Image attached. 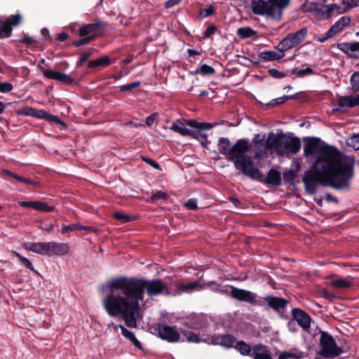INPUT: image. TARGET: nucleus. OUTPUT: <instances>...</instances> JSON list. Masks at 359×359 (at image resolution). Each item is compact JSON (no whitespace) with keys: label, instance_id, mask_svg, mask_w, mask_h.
<instances>
[{"label":"nucleus","instance_id":"nucleus-1","mask_svg":"<svg viewBox=\"0 0 359 359\" xmlns=\"http://www.w3.org/2000/svg\"><path fill=\"white\" fill-rule=\"evenodd\" d=\"M109 293L103 300V306L110 317L120 316L128 327L136 328L143 318L140 301L144 293L149 297L170 296L171 289L160 278L120 276L107 284Z\"/></svg>","mask_w":359,"mask_h":359},{"label":"nucleus","instance_id":"nucleus-2","mask_svg":"<svg viewBox=\"0 0 359 359\" xmlns=\"http://www.w3.org/2000/svg\"><path fill=\"white\" fill-rule=\"evenodd\" d=\"M313 165L312 170L304 172L302 182L305 191L310 195L317 192V186L332 187L334 189H343L350 186V180L354 175V161L351 159L344 161L342 165Z\"/></svg>","mask_w":359,"mask_h":359},{"label":"nucleus","instance_id":"nucleus-3","mask_svg":"<svg viewBox=\"0 0 359 359\" xmlns=\"http://www.w3.org/2000/svg\"><path fill=\"white\" fill-rule=\"evenodd\" d=\"M304 154L306 157L317 154L315 165H342L345 159H341V152L333 146L321 145L319 137H305Z\"/></svg>","mask_w":359,"mask_h":359},{"label":"nucleus","instance_id":"nucleus-4","mask_svg":"<svg viewBox=\"0 0 359 359\" xmlns=\"http://www.w3.org/2000/svg\"><path fill=\"white\" fill-rule=\"evenodd\" d=\"M218 150L226 158L233 163L236 170L243 171L246 165L251 163L252 157L246 153L249 149L248 142L245 139L238 140L232 146L226 137H220L218 140Z\"/></svg>","mask_w":359,"mask_h":359},{"label":"nucleus","instance_id":"nucleus-5","mask_svg":"<svg viewBox=\"0 0 359 359\" xmlns=\"http://www.w3.org/2000/svg\"><path fill=\"white\" fill-rule=\"evenodd\" d=\"M242 174L252 180H256L264 184L275 187H278L281 184V176L280 173L278 170L275 169H270L267 173L266 177H264L263 173L255 165L252 158H251V163L246 165L242 172Z\"/></svg>","mask_w":359,"mask_h":359},{"label":"nucleus","instance_id":"nucleus-6","mask_svg":"<svg viewBox=\"0 0 359 359\" xmlns=\"http://www.w3.org/2000/svg\"><path fill=\"white\" fill-rule=\"evenodd\" d=\"M318 355L324 358H333L341 354V348H338L333 337L325 331L320 332Z\"/></svg>","mask_w":359,"mask_h":359},{"label":"nucleus","instance_id":"nucleus-7","mask_svg":"<svg viewBox=\"0 0 359 359\" xmlns=\"http://www.w3.org/2000/svg\"><path fill=\"white\" fill-rule=\"evenodd\" d=\"M307 34L308 29L306 27L301 28L296 32L288 34L278 43L277 46L278 50L281 53H284L289 49L299 46L305 39Z\"/></svg>","mask_w":359,"mask_h":359},{"label":"nucleus","instance_id":"nucleus-8","mask_svg":"<svg viewBox=\"0 0 359 359\" xmlns=\"http://www.w3.org/2000/svg\"><path fill=\"white\" fill-rule=\"evenodd\" d=\"M250 6L252 13L255 15L271 18L276 16L277 7L273 0H252Z\"/></svg>","mask_w":359,"mask_h":359},{"label":"nucleus","instance_id":"nucleus-9","mask_svg":"<svg viewBox=\"0 0 359 359\" xmlns=\"http://www.w3.org/2000/svg\"><path fill=\"white\" fill-rule=\"evenodd\" d=\"M154 330V333L160 339L169 343L177 342L180 339V334L176 330L175 326H170L165 323H158Z\"/></svg>","mask_w":359,"mask_h":359},{"label":"nucleus","instance_id":"nucleus-10","mask_svg":"<svg viewBox=\"0 0 359 359\" xmlns=\"http://www.w3.org/2000/svg\"><path fill=\"white\" fill-rule=\"evenodd\" d=\"M257 300L259 303L257 304V306L264 308L269 307L278 312H280L281 310H284L289 304V301L286 299L272 295L259 297Z\"/></svg>","mask_w":359,"mask_h":359},{"label":"nucleus","instance_id":"nucleus-11","mask_svg":"<svg viewBox=\"0 0 359 359\" xmlns=\"http://www.w3.org/2000/svg\"><path fill=\"white\" fill-rule=\"evenodd\" d=\"M229 294L233 299L240 302H248L252 306H257V304H259L257 300L259 296L257 293L249 290L231 286Z\"/></svg>","mask_w":359,"mask_h":359},{"label":"nucleus","instance_id":"nucleus-12","mask_svg":"<svg viewBox=\"0 0 359 359\" xmlns=\"http://www.w3.org/2000/svg\"><path fill=\"white\" fill-rule=\"evenodd\" d=\"M236 338L230 334H224L221 335H212L207 337L204 339V342L208 344L219 345L227 349L234 348V344Z\"/></svg>","mask_w":359,"mask_h":359},{"label":"nucleus","instance_id":"nucleus-13","mask_svg":"<svg viewBox=\"0 0 359 359\" xmlns=\"http://www.w3.org/2000/svg\"><path fill=\"white\" fill-rule=\"evenodd\" d=\"M301 147V141L298 137L285 134L279 152L285 151L288 154H297L300 151Z\"/></svg>","mask_w":359,"mask_h":359},{"label":"nucleus","instance_id":"nucleus-14","mask_svg":"<svg viewBox=\"0 0 359 359\" xmlns=\"http://www.w3.org/2000/svg\"><path fill=\"white\" fill-rule=\"evenodd\" d=\"M175 287H176L175 290L171 289V292H170V296H177L182 293L189 294L194 291H200L205 288V286L198 281L189 282L186 284L177 283L175 285Z\"/></svg>","mask_w":359,"mask_h":359},{"label":"nucleus","instance_id":"nucleus-15","mask_svg":"<svg viewBox=\"0 0 359 359\" xmlns=\"http://www.w3.org/2000/svg\"><path fill=\"white\" fill-rule=\"evenodd\" d=\"M337 47L348 57L359 60V41L339 43Z\"/></svg>","mask_w":359,"mask_h":359},{"label":"nucleus","instance_id":"nucleus-16","mask_svg":"<svg viewBox=\"0 0 359 359\" xmlns=\"http://www.w3.org/2000/svg\"><path fill=\"white\" fill-rule=\"evenodd\" d=\"M292 316L303 330H307L310 328L311 318L306 311L299 308H294L292 310Z\"/></svg>","mask_w":359,"mask_h":359},{"label":"nucleus","instance_id":"nucleus-17","mask_svg":"<svg viewBox=\"0 0 359 359\" xmlns=\"http://www.w3.org/2000/svg\"><path fill=\"white\" fill-rule=\"evenodd\" d=\"M34 117L46 120L50 123H55L64 128L67 127V124L62 120H61L59 116L49 114L43 109H35Z\"/></svg>","mask_w":359,"mask_h":359},{"label":"nucleus","instance_id":"nucleus-18","mask_svg":"<svg viewBox=\"0 0 359 359\" xmlns=\"http://www.w3.org/2000/svg\"><path fill=\"white\" fill-rule=\"evenodd\" d=\"M283 137H285V134L282 131L277 134L273 132L270 133L265 141V148L266 149L276 148L279 152Z\"/></svg>","mask_w":359,"mask_h":359},{"label":"nucleus","instance_id":"nucleus-19","mask_svg":"<svg viewBox=\"0 0 359 359\" xmlns=\"http://www.w3.org/2000/svg\"><path fill=\"white\" fill-rule=\"evenodd\" d=\"M251 357L254 359H273L268 346L262 344L253 346Z\"/></svg>","mask_w":359,"mask_h":359},{"label":"nucleus","instance_id":"nucleus-20","mask_svg":"<svg viewBox=\"0 0 359 359\" xmlns=\"http://www.w3.org/2000/svg\"><path fill=\"white\" fill-rule=\"evenodd\" d=\"M105 25L106 24L102 21H95L93 23L86 24L79 29L78 34L81 37H84L105 27Z\"/></svg>","mask_w":359,"mask_h":359},{"label":"nucleus","instance_id":"nucleus-21","mask_svg":"<svg viewBox=\"0 0 359 359\" xmlns=\"http://www.w3.org/2000/svg\"><path fill=\"white\" fill-rule=\"evenodd\" d=\"M51 255L63 256L69 251L67 243L51 242Z\"/></svg>","mask_w":359,"mask_h":359},{"label":"nucleus","instance_id":"nucleus-22","mask_svg":"<svg viewBox=\"0 0 359 359\" xmlns=\"http://www.w3.org/2000/svg\"><path fill=\"white\" fill-rule=\"evenodd\" d=\"M111 64L109 56L104 55L96 60H90L88 62V67L90 69H95L98 67L105 68Z\"/></svg>","mask_w":359,"mask_h":359},{"label":"nucleus","instance_id":"nucleus-23","mask_svg":"<svg viewBox=\"0 0 359 359\" xmlns=\"http://www.w3.org/2000/svg\"><path fill=\"white\" fill-rule=\"evenodd\" d=\"M118 327L121 330L122 335L130 341L131 343L138 349L142 350L143 347L141 342L136 338L133 332L128 330L123 325H119Z\"/></svg>","mask_w":359,"mask_h":359},{"label":"nucleus","instance_id":"nucleus-24","mask_svg":"<svg viewBox=\"0 0 359 359\" xmlns=\"http://www.w3.org/2000/svg\"><path fill=\"white\" fill-rule=\"evenodd\" d=\"M258 56L264 61H275L282 59L285 54L281 52L278 53L275 50H265L259 52Z\"/></svg>","mask_w":359,"mask_h":359},{"label":"nucleus","instance_id":"nucleus-25","mask_svg":"<svg viewBox=\"0 0 359 359\" xmlns=\"http://www.w3.org/2000/svg\"><path fill=\"white\" fill-rule=\"evenodd\" d=\"M351 22V18L348 16L341 17L330 28L334 35L341 32L344 28L348 25Z\"/></svg>","mask_w":359,"mask_h":359},{"label":"nucleus","instance_id":"nucleus-26","mask_svg":"<svg viewBox=\"0 0 359 359\" xmlns=\"http://www.w3.org/2000/svg\"><path fill=\"white\" fill-rule=\"evenodd\" d=\"M45 242H27L23 244V248L29 251L43 255Z\"/></svg>","mask_w":359,"mask_h":359},{"label":"nucleus","instance_id":"nucleus-27","mask_svg":"<svg viewBox=\"0 0 359 359\" xmlns=\"http://www.w3.org/2000/svg\"><path fill=\"white\" fill-rule=\"evenodd\" d=\"M304 357V353L297 349H292L290 351H283L280 353L278 359H302Z\"/></svg>","mask_w":359,"mask_h":359},{"label":"nucleus","instance_id":"nucleus-28","mask_svg":"<svg viewBox=\"0 0 359 359\" xmlns=\"http://www.w3.org/2000/svg\"><path fill=\"white\" fill-rule=\"evenodd\" d=\"M5 172L7 175L11 177L12 178L16 180L17 181H18L20 182L25 183L28 185H32L34 187H39V182H38L33 181L29 178H26L22 176H20V175H18L15 173H13L9 170H5Z\"/></svg>","mask_w":359,"mask_h":359},{"label":"nucleus","instance_id":"nucleus-29","mask_svg":"<svg viewBox=\"0 0 359 359\" xmlns=\"http://www.w3.org/2000/svg\"><path fill=\"white\" fill-rule=\"evenodd\" d=\"M181 333L186 337L188 342L190 343H199L204 342V339L201 338L198 334L191 330H181Z\"/></svg>","mask_w":359,"mask_h":359},{"label":"nucleus","instance_id":"nucleus-30","mask_svg":"<svg viewBox=\"0 0 359 359\" xmlns=\"http://www.w3.org/2000/svg\"><path fill=\"white\" fill-rule=\"evenodd\" d=\"M237 34L241 39H248L257 35V32L250 27H242L238 29Z\"/></svg>","mask_w":359,"mask_h":359},{"label":"nucleus","instance_id":"nucleus-31","mask_svg":"<svg viewBox=\"0 0 359 359\" xmlns=\"http://www.w3.org/2000/svg\"><path fill=\"white\" fill-rule=\"evenodd\" d=\"M234 348L238 350L239 353L243 355H249L251 357L252 348L250 346L243 341H238Z\"/></svg>","mask_w":359,"mask_h":359},{"label":"nucleus","instance_id":"nucleus-32","mask_svg":"<svg viewBox=\"0 0 359 359\" xmlns=\"http://www.w3.org/2000/svg\"><path fill=\"white\" fill-rule=\"evenodd\" d=\"M12 27L6 20H0V39L8 38L12 34Z\"/></svg>","mask_w":359,"mask_h":359},{"label":"nucleus","instance_id":"nucleus-33","mask_svg":"<svg viewBox=\"0 0 359 359\" xmlns=\"http://www.w3.org/2000/svg\"><path fill=\"white\" fill-rule=\"evenodd\" d=\"M137 217L138 216L137 215H127L121 212H115L114 213V218L120 221L123 224L135 221Z\"/></svg>","mask_w":359,"mask_h":359},{"label":"nucleus","instance_id":"nucleus-34","mask_svg":"<svg viewBox=\"0 0 359 359\" xmlns=\"http://www.w3.org/2000/svg\"><path fill=\"white\" fill-rule=\"evenodd\" d=\"M195 74H199L202 76H212L215 74V69L209 66L208 65H201L198 69L196 70Z\"/></svg>","mask_w":359,"mask_h":359},{"label":"nucleus","instance_id":"nucleus-35","mask_svg":"<svg viewBox=\"0 0 359 359\" xmlns=\"http://www.w3.org/2000/svg\"><path fill=\"white\" fill-rule=\"evenodd\" d=\"M330 285L337 289H347L352 286V284L350 281L346 279H336L333 280L330 282Z\"/></svg>","mask_w":359,"mask_h":359},{"label":"nucleus","instance_id":"nucleus-36","mask_svg":"<svg viewBox=\"0 0 359 359\" xmlns=\"http://www.w3.org/2000/svg\"><path fill=\"white\" fill-rule=\"evenodd\" d=\"M299 99V93H295L294 95H283L280 97H278L276 99L272 100L271 104L273 106H278L280 104H282L285 103L286 101L289 100H297Z\"/></svg>","mask_w":359,"mask_h":359},{"label":"nucleus","instance_id":"nucleus-37","mask_svg":"<svg viewBox=\"0 0 359 359\" xmlns=\"http://www.w3.org/2000/svg\"><path fill=\"white\" fill-rule=\"evenodd\" d=\"M97 38L96 34H91L90 36H86L84 38L81 39L75 40L72 42V46L75 47H80L81 46L88 44L91 41H94Z\"/></svg>","mask_w":359,"mask_h":359},{"label":"nucleus","instance_id":"nucleus-38","mask_svg":"<svg viewBox=\"0 0 359 359\" xmlns=\"http://www.w3.org/2000/svg\"><path fill=\"white\" fill-rule=\"evenodd\" d=\"M13 255L27 268L32 271H35L32 262L26 257L22 256L19 252L14 251Z\"/></svg>","mask_w":359,"mask_h":359},{"label":"nucleus","instance_id":"nucleus-39","mask_svg":"<svg viewBox=\"0 0 359 359\" xmlns=\"http://www.w3.org/2000/svg\"><path fill=\"white\" fill-rule=\"evenodd\" d=\"M11 27H17L22 22V15L20 13L11 15L5 20Z\"/></svg>","mask_w":359,"mask_h":359},{"label":"nucleus","instance_id":"nucleus-40","mask_svg":"<svg viewBox=\"0 0 359 359\" xmlns=\"http://www.w3.org/2000/svg\"><path fill=\"white\" fill-rule=\"evenodd\" d=\"M297 177V173L293 170H289L283 173V180L285 183L291 185H294V178Z\"/></svg>","mask_w":359,"mask_h":359},{"label":"nucleus","instance_id":"nucleus-41","mask_svg":"<svg viewBox=\"0 0 359 359\" xmlns=\"http://www.w3.org/2000/svg\"><path fill=\"white\" fill-rule=\"evenodd\" d=\"M55 209V206H50L44 202L37 201L36 206V210L43 212H50L54 211Z\"/></svg>","mask_w":359,"mask_h":359},{"label":"nucleus","instance_id":"nucleus-42","mask_svg":"<svg viewBox=\"0 0 359 359\" xmlns=\"http://www.w3.org/2000/svg\"><path fill=\"white\" fill-rule=\"evenodd\" d=\"M41 69L43 76L46 78L58 81L60 72H54L50 69H44L43 67H41Z\"/></svg>","mask_w":359,"mask_h":359},{"label":"nucleus","instance_id":"nucleus-43","mask_svg":"<svg viewBox=\"0 0 359 359\" xmlns=\"http://www.w3.org/2000/svg\"><path fill=\"white\" fill-rule=\"evenodd\" d=\"M93 52L91 50H88L85 52H81L80 53V59L76 62V67H81L92 55Z\"/></svg>","mask_w":359,"mask_h":359},{"label":"nucleus","instance_id":"nucleus-44","mask_svg":"<svg viewBox=\"0 0 359 359\" xmlns=\"http://www.w3.org/2000/svg\"><path fill=\"white\" fill-rule=\"evenodd\" d=\"M273 2L276 6L279 15H281L283 11L290 5V0H273Z\"/></svg>","mask_w":359,"mask_h":359},{"label":"nucleus","instance_id":"nucleus-45","mask_svg":"<svg viewBox=\"0 0 359 359\" xmlns=\"http://www.w3.org/2000/svg\"><path fill=\"white\" fill-rule=\"evenodd\" d=\"M321 11L322 7L316 2L311 3L307 8L308 12L314 13L318 19H320Z\"/></svg>","mask_w":359,"mask_h":359},{"label":"nucleus","instance_id":"nucleus-46","mask_svg":"<svg viewBox=\"0 0 359 359\" xmlns=\"http://www.w3.org/2000/svg\"><path fill=\"white\" fill-rule=\"evenodd\" d=\"M80 224H71L69 225H65L62 227L61 233L62 234H67L69 232L80 231Z\"/></svg>","mask_w":359,"mask_h":359},{"label":"nucleus","instance_id":"nucleus-47","mask_svg":"<svg viewBox=\"0 0 359 359\" xmlns=\"http://www.w3.org/2000/svg\"><path fill=\"white\" fill-rule=\"evenodd\" d=\"M351 89L353 92L359 90V72H354L351 77Z\"/></svg>","mask_w":359,"mask_h":359},{"label":"nucleus","instance_id":"nucleus-48","mask_svg":"<svg viewBox=\"0 0 359 359\" xmlns=\"http://www.w3.org/2000/svg\"><path fill=\"white\" fill-rule=\"evenodd\" d=\"M141 86V82L139 81L122 85L119 87L120 92L131 91L133 89L137 88Z\"/></svg>","mask_w":359,"mask_h":359},{"label":"nucleus","instance_id":"nucleus-49","mask_svg":"<svg viewBox=\"0 0 359 359\" xmlns=\"http://www.w3.org/2000/svg\"><path fill=\"white\" fill-rule=\"evenodd\" d=\"M290 70H287L286 72H280L276 69H269L268 70L269 74L272 76L274 79H282L287 76V72H289Z\"/></svg>","mask_w":359,"mask_h":359},{"label":"nucleus","instance_id":"nucleus-50","mask_svg":"<svg viewBox=\"0 0 359 359\" xmlns=\"http://www.w3.org/2000/svg\"><path fill=\"white\" fill-rule=\"evenodd\" d=\"M332 12L333 10L330 5L325 6L323 8H322L320 20L329 19L331 17Z\"/></svg>","mask_w":359,"mask_h":359},{"label":"nucleus","instance_id":"nucleus-51","mask_svg":"<svg viewBox=\"0 0 359 359\" xmlns=\"http://www.w3.org/2000/svg\"><path fill=\"white\" fill-rule=\"evenodd\" d=\"M35 109L31 107H25L21 109H19L17 112L18 115L29 116L34 117Z\"/></svg>","mask_w":359,"mask_h":359},{"label":"nucleus","instance_id":"nucleus-52","mask_svg":"<svg viewBox=\"0 0 359 359\" xmlns=\"http://www.w3.org/2000/svg\"><path fill=\"white\" fill-rule=\"evenodd\" d=\"M140 158L142 161L145 162L146 163L151 165L154 168H155L156 170H161V168L159 164L156 161H155L154 159L147 157V156H142V155H141Z\"/></svg>","mask_w":359,"mask_h":359},{"label":"nucleus","instance_id":"nucleus-53","mask_svg":"<svg viewBox=\"0 0 359 359\" xmlns=\"http://www.w3.org/2000/svg\"><path fill=\"white\" fill-rule=\"evenodd\" d=\"M348 145L352 147L355 150L359 149V134H353L351 136Z\"/></svg>","mask_w":359,"mask_h":359},{"label":"nucleus","instance_id":"nucleus-54","mask_svg":"<svg viewBox=\"0 0 359 359\" xmlns=\"http://www.w3.org/2000/svg\"><path fill=\"white\" fill-rule=\"evenodd\" d=\"M215 8L213 6H210L208 8L201 9L199 11V15L201 18L211 16L215 13Z\"/></svg>","mask_w":359,"mask_h":359},{"label":"nucleus","instance_id":"nucleus-55","mask_svg":"<svg viewBox=\"0 0 359 359\" xmlns=\"http://www.w3.org/2000/svg\"><path fill=\"white\" fill-rule=\"evenodd\" d=\"M168 198V194L161 191H156L153 194L150 198L151 202H156L158 200L166 199Z\"/></svg>","mask_w":359,"mask_h":359},{"label":"nucleus","instance_id":"nucleus-56","mask_svg":"<svg viewBox=\"0 0 359 359\" xmlns=\"http://www.w3.org/2000/svg\"><path fill=\"white\" fill-rule=\"evenodd\" d=\"M58 81L67 85H72L74 82V80L72 77L63 73L60 74Z\"/></svg>","mask_w":359,"mask_h":359},{"label":"nucleus","instance_id":"nucleus-57","mask_svg":"<svg viewBox=\"0 0 359 359\" xmlns=\"http://www.w3.org/2000/svg\"><path fill=\"white\" fill-rule=\"evenodd\" d=\"M338 343L339 346L338 348H341V353H346L350 350V346L348 344L347 340L345 338L338 339Z\"/></svg>","mask_w":359,"mask_h":359},{"label":"nucleus","instance_id":"nucleus-58","mask_svg":"<svg viewBox=\"0 0 359 359\" xmlns=\"http://www.w3.org/2000/svg\"><path fill=\"white\" fill-rule=\"evenodd\" d=\"M184 206L188 210H195L198 209L197 205V199L196 198H189L187 202L184 203Z\"/></svg>","mask_w":359,"mask_h":359},{"label":"nucleus","instance_id":"nucleus-59","mask_svg":"<svg viewBox=\"0 0 359 359\" xmlns=\"http://www.w3.org/2000/svg\"><path fill=\"white\" fill-rule=\"evenodd\" d=\"M341 4L346 6V9L348 11L350 8L359 6V0H341Z\"/></svg>","mask_w":359,"mask_h":359},{"label":"nucleus","instance_id":"nucleus-60","mask_svg":"<svg viewBox=\"0 0 359 359\" xmlns=\"http://www.w3.org/2000/svg\"><path fill=\"white\" fill-rule=\"evenodd\" d=\"M313 70L310 67H306V69H300L296 72V76L299 78L304 77L306 75H312L314 74Z\"/></svg>","mask_w":359,"mask_h":359},{"label":"nucleus","instance_id":"nucleus-61","mask_svg":"<svg viewBox=\"0 0 359 359\" xmlns=\"http://www.w3.org/2000/svg\"><path fill=\"white\" fill-rule=\"evenodd\" d=\"M217 30V27L215 25L212 24L208 26L203 33V38H210L216 32Z\"/></svg>","mask_w":359,"mask_h":359},{"label":"nucleus","instance_id":"nucleus-62","mask_svg":"<svg viewBox=\"0 0 359 359\" xmlns=\"http://www.w3.org/2000/svg\"><path fill=\"white\" fill-rule=\"evenodd\" d=\"M13 89V86L8 82H0V93H8Z\"/></svg>","mask_w":359,"mask_h":359},{"label":"nucleus","instance_id":"nucleus-63","mask_svg":"<svg viewBox=\"0 0 359 359\" xmlns=\"http://www.w3.org/2000/svg\"><path fill=\"white\" fill-rule=\"evenodd\" d=\"M37 201H20L18 202V205L22 208H32L36 210Z\"/></svg>","mask_w":359,"mask_h":359},{"label":"nucleus","instance_id":"nucleus-64","mask_svg":"<svg viewBox=\"0 0 359 359\" xmlns=\"http://www.w3.org/2000/svg\"><path fill=\"white\" fill-rule=\"evenodd\" d=\"M34 41V39L26 34H24L23 37L19 40L20 43H25L27 46L32 45Z\"/></svg>","mask_w":359,"mask_h":359}]
</instances>
